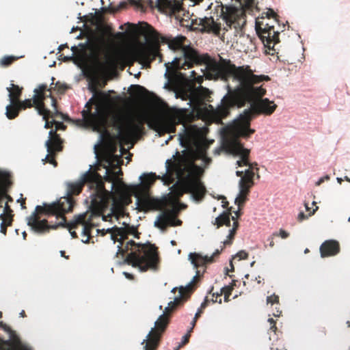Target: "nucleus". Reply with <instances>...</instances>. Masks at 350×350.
Masks as SVG:
<instances>
[{"label": "nucleus", "mask_w": 350, "mask_h": 350, "mask_svg": "<svg viewBox=\"0 0 350 350\" xmlns=\"http://www.w3.org/2000/svg\"><path fill=\"white\" fill-rule=\"evenodd\" d=\"M213 71L217 77L224 81L232 79L238 83L234 89L227 85L228 94L221 100V105L215 110V115L219 120L226 118L233 107H242L247 103H251V107L244 111L243 114L234 122L233 132L237 136L248 138L255 132L250 128L251 120L256 116L271 115L277 108V105L268 98H262L267 90L260 84L262 81H269L267 75H256L249 66H236L234 64H217Z\"/></svg>", "instance_id": "nucleus-1"}, {"label": "nucleus", "mask_w": 350, "mask_h": 350, "mask_svg": "<svg viewBox=\"0 0 350 350\" xmlns=\"http://www.w3.org/2000/svg\"><path fill=\"white\" fill-rule=\"evenodd\" d=\"M105 180L112 182L111 189L113 191H109L105 188L103 178L98 173L88 171L80 180L68 184L66 196L62 197L51 204L44 203L42 206H36L35 211L27 218V225L35 233L41 234L48 232L52 227L48 225L46 219H40V215H55L62 219L61 224H63L66 221L65 214L72 211L75 204L72 196L79 195L85 184L92 190V202L98 206L97 209L100 210L110 206L113 213H120L124 206L132 202L130 189L122 179L107 176Z\"/></svg>", "instance_id": "nucleus-2"}, {"label": "nucleus", "mask_w": 350, "mask_h": 350, "mask_svg": "<svg viewBox=\"0 0 350 350\" xmlns=\"http://www.w3.org/2000/svg\"><path fill=\"white\" fill-rule=\"evenodd\" d=\"M139 32L144 36L148 44L143 45L134 52L135 58L144 66L150 67V64L157 57L161 62V55L159 51V42L167 43L170 49L174 51H180V56L176 57L172 62L165 63L166 71L165 77L167 79V86L170 83L176 81L178 75V70L189 69L194 65H200L206 60V57H203L189 44L185 42L187 38L180 36L176 38H167L161 36L152 26L146 22L140 23Z\"/></svg>", "instance_id": "nucleus-3"}, {"label": "nucleus", "mask_w": 350, "mask_h": 350, "mask_svg": "<svg viewBox=\"0 0 350 350\" xmlns=\"http://www.w3.org/2000/svg\"><path fill=\"white\" fill-rule=\"evenodd\" d=\"M174 161L167 159L165 162L166 173L162 176H157L154 173L144 175L142 184L146 187L152 185L157 179H161L165 184L170 185L174 181L175 173L179 178L181 191L179 195L184 193H191L196 201L202 200L206 192V187L201 181L204 169L196 164V161L201 159L204 163V167L208 166L212 161L210 157H204L201 151H194L191 149L184 150L180 155L178 152L173 156Z\"/></svg>", "instance_id": "nucleus-4"}, {"label": "nucleus", "mask_w": 350, "mask_h": 350, "mask_svg": "<svg viewBox=\"0 0 350 350\" xmlns=\"http://www.w3.org/2000/svg\"><path fill=\"white\" fill-rule=\"evenodd\" d=\"M86 110L82 111L83 120L94 126L98 131H105L109 125L117 126L120 129V135L123 141H129L142 129L143 125L148 121V116L138 114L135 120H129L125 125L122 124V118L118 115H113L105 106L97 105L95 111L92 112L90 103L85 105Z\"/></svg>", "instance_id": "nucleus-5"}, {"label": "nucleus", "mask_w": 350, "mask_h": 350, "mask_svg": "<svg viewBox=\"0 0 350 350\" xmlns=\"http://www.w3.org/2000/svg\"><path fill=\"white\" fill-rule=\"evenodd\" d=\"M131 250L126 256L125 261L127 264L131 265L133 267H138L142 272L148 270L157 271L159 268L160 259L158 248L154 244L149 242L146 243H136L131 240L126 242L124 249L118 245L119 253L122 254Z\"/></svg>", "instance_id": "nucleus-6"}, {"label": "nucleus", "mask_w": 350, "mask_h": 350, "mask_svg": "<svg viewBox=\"0 0 350 350\" xmlns=\"http://www.w3.org/2000/svg\"><path fill=\"white\" fill-rule=\"evenodd\" d=\"M187 120L186 110H177L166 118L158 121L157 125L161 131L167 133H175L177 124H183V132L179 134L180 145L185 148V150L191 149L194 151H201L203 152L204 157H208L206 151L200 147L198 129L195 125L186 126Z\"/></svg>", "instance_id": "nucleus-7"}, {"label": "nucleus", "mask_w": 350, "mask_h": 350, "mask_svg": "<svg viewBox=\"0 0 350 350\" xmlns=\"http://www.w3.org/2000/svg\"><path fill=\"white\" fill-rule=\"evenodd\" d=\"M185 297V288L181 286L178 288V295L174 298V301L168 304L167 307L165 308L163 314L159 316L156 321L154 327L151 329L146 338L142 341V345L145 344L144 350L157 349L162 336L169 324L171 312H172L178 306L183 304Z\"/></svg>", "instance_id": "nucleus-8"}, {"label": "nucleus", "mask_w": 350, "mask_h": 350, "mask_svg": "<svg viewBox=\"0 0 350 350\" xmlns=\"http://www.w3.org/2000/svg\"><path fill=\"white\" fill-rule=\"evenodd\" d=\"M103 217V219L106 221L107 217L102 215V212L100 210L97 209V208H94L91 210L90 213L87 212L83 214L79 215L75 217L73 221H72L69 224H66V221L61 224L62 222V219L57 224V225H50V226L53 227L51 229H55L58 226L68 227L69 232L72 237V238H77V234L75 231H72V229L77 228L79 226L82 227V236L85 237V239H82V241L87 243H89L92 238V230L96 226L94 224V219L95 218H99L100 217ZM49 226V224H48ZM51 228L49 230V231Z\"/></svg>", "instance_id": "nucleus-9"}, {"label": "nucleus", "mask_w": 350, "mask_h": 350, "mask_svg": "<svg viewBox=\"0 0 350 350\" xmlns=\"http://www.w3.org/2000/svg\"><path fill=\"white\" fill-rule=\"evenodd\" d=\"M235 234V232H232L230 230L227 239L222 242L223 245L220 247V249H217L210 256H203L201 254L197 252H191L189 254V260L191 261V264L193 265L194 268L197 269V271L196 275L193 278L192 281L185 288H184L185 295H186V293L193 291L195 284L197 282L198 278L201 276L200 270L198 269H203L202 273V275L206 271V265L214 262L215 261V258L219 257L224 247L226 245H230L232 243Z\"/></svg>", "instance_id": "nucleus-10"}, {"label": "nucleus", "mask_w": 350, "mask_h": 350, "mask_svg": "<svg viewBox=\"0 0 350 350\" xmlns=\"http://www.w3.org/2000/svg\"><path fill=\"white\" fill-rule=\"evenodd\" d=\"M256 31L264 46L269 50L275 51L274 46L280 42L279 32L275 31L274 26L262 21L256 22Z\"/></svg>", "instance_id": "nucleus-11"}, {"label": "nucleus", "mask_w": 350, "mask_h": 350, "mask_svg": "<svg viewBox=\"0 0 350 350\" xmlns=\"http://www.w3.org/2000/svg\"><path fill=\"white\" fill-rule=\"evenodd\" d=\"M235 137L230 140L227 143L229 151L235 155H239L241 159L237 161L239 167L246 166L249 165L250 150L245 148L243 145L239 141L237 136L234 134Z\"/></svg>", "instance_id": "nucleus-12"}, {"label": "nucleus", "mask_w": 350, "mask_h": 350, "mask_svg": "<svg viewBox=\"0 0 350 350\" xmlns=\"http://www.w3.org/2000/svg\"><path fill=\"white\" fill-rule=\"evenodd\" d=\"M149 4L150 7L156 6L159 11L169 14H180L184 11L183 2L180 0H156L155 3L150 0Z\"/></svg>", "instance_id": "nucleus-13"}, {"label": "nucleus", "mask_w": 350, "mask_h": 350, "mask_svg": "<svg viewBox=\"0 0 350 350\" xmlns=\"http://www.w3.org/2000/svg\"><path fill=\"white\" fill-rule=\"evenodd\" d=\"M4 332L9 335V339L4 340V350H31L22 342L16 332L5 323H4Z\"/></svg>", "instance_id": "nucleus-14"}, {"label": "nucleus", "mask_w": 350, "mask_h": 350, "mask_svg": "<svg viewBox=\"0 0 350 350\" xmlns=\"http://www.w3.org/2000/svg\"><path fill=\"white\" fill-rule=\"evenodd\" d=\"M90 51V58L96 64H100V57L105 49V41L103 38L95 37L92 38L88 44Z\"/></svg>", "instance_id": "nucleus-15"}, {"label": "nucleus", "mask_w": 350, "mask_h": 350, "mask_svg": "<svg viewBox=\"0 0 350 350\" xmlns=\"http://www.w3.org/2000/svg\"><path fill=\"white\" fill-rule=\"evenodd\" d=\"M137 204L140 208L145 212L161 211L163 208L164 206L161 200L152 198L146 193L137 197Z\"/></svg>", "instance_id": "nucleus-16"}, {"label": "nucleus", "mask_w": 350, "mask_h": 350, "mask_svg": "<svg viewBox=\"0 0 350 350\" xmlns=\"http://www.w3.org/2000/svg\"><path fill=\"white\" fill-rule=\"evenodd\" d=\"M47 92H51V89L48 88L46 84H41L38 88L34 90V107L38 114H44V111L49 110L44 103Z\"/></svg>", "instance_id": "nucleus-17"}, {"label": "nucleus", "mask_w": 350, "mask_h": 350, "mask_svg": "<svg viewBox=\"0 0 350 350\" xmlns=\"http://www.w3.org/2000/svg\"><path fill=\"white\" fill-rule=\"evenodd\" d=\"M57 105V101L53 98L52 106L53 107V111L48 110L44 111V114H40L45 121V129H52L53 126L55 125L56 120L54 119L55 118L60 117L63 120L68 119V116L58 111Z\"/></svg>", "instance_id": "nucleus-18"}, {"label": "nucleus", "mask_w": 350, "mask_h": 350, "mask_svg": "<svg viewBox=\"0 0 350 350\" xmlns=\"http://www.w3.org/2000/svg\"><path fill=\"white\" fill-rule=\"evenodd\" d=\"M57 139H55V144L52 142L51 139H48L46 142V147L47 149L48 154L45 157L43 161L46 163L53 164L54 166H57V163L55 159L56 153L60 152L63 149V145L59 144Z\"/></svg>", "instance_id": "nucleus-19"}, {"label": "nucleus", "mask_w": 350, "mask_h": 350, "mask_svg": "<svg viewBox=\"0 0 350 350\" xmlns=\"http://www.w3.org/2000/svg\"><path fill=\"white\" fill-rule=\"evenodd\" d=\"M199 25L202 26V29L208 33H213L219 35L221 30L219 23H216L213 17H204L200 18Z\"/></svg>", "instance_id": "nucleus-20"}, {"label": "nucleus", "mask_w": 350, "mask_h": 350, "mask_svg": "<svg viewBox=\"0 0 350 350\" xmlns=\"http://www.w3.org/2000/svg\"><path fill=\"white\" fill-rule=\"evenodd\" d=\"M81 49H78L77 46H72L71 48L73 54L75 55V59L79 64H86L89 60V57L86 51V46L85 44H80Z\"/></svg>", "instance_id": "nucleus-21"}, {"label": "nucleus", "mask_w": 350, "mask_h": 350, "mask_svg": "<svg viewBox=\"0 0 350 350\" xmlns=\"http://www.w3.org/2000/svg\"><path fill=\"white\" fill-rule=\"evenodd\" d=\"M170 217L171 213L169 211H165L159 214L154 221V226L162 230H165L167 227L170 226V220H172Z\"/></svg>", "instance_id": "nucleus-22"}, {"label": "nucleus", "mask_w": 350, "mask_h": 350, "mask_svg": "<svg viewBox=\"0 0 350 350\" xmlns=\"http://www.w3.org/2000/svg\"><path fill=\"white\" fill-rule=\"evenodd\" d=\"M230 210L224 211L218 217H217L215 221L213 222V225L217 226V228H220L222 226H230Z\"/></svg>", "instance_id": "nucleus-23"}, {"label": "nucleus", "mask_w": 350, "mask_h": 350, "mask_svg": "<svg viewBox=\"0 0 350 350\" xmlns=\"http://www.w3.org/2000/svg\"><path fill=\"white\" fill-rule=\"evenodd\" d=\"M66 129V126L63 122L56 121V123H55V129L54 130L51 129L49 131V139H51L52 142L53 144H55V142H54L55 139H57L58 140L57 142L59 143V144L62 145L63 140L61 139L59 135L57 133V131H59V130L65 131Z\"/></svg>", "instance_id": "nucleus-24"}, {"label": "nucleus", "mask_w": 350, "mask_h": 350, "mask_svg": "<svg viewBox=\"0 0 350 350\" xmlns=\"http://www.w3.org/2000/svg\"><path fill=\"white\" fill-rule=\"evenodd\" d=\"M10 104L7 105V107H6L5 115L8 119L12 120L18 116L21 109L18 105V102H16V101H13V102L10 101Z\"/></svg>", "instance_id": "nucleus-25"}, {"label": "nucleus", "mask_w": 350, "mask_h": 350, "mask_svg": "<svg viewBox=\"0 0 350 350\" xmlns=\"http://www.w3.org/2000/svg\"><path fill=\"white\" fill-rule=\"evenodd\" d=\"M7 90L9 92L10 101L18 102L22 94L23 88H20L17 85L11 83L10 87L7 88Z\"/></svg>", "instance_id": "nucleus-26"}, {"label": "nucleus", "mask_w": 350, "mask_h": 350, "mask_svg": "<svg viewBox=\"0 0 350 350\" xmlns=\"http://www.w3.org/2000/svg\"><path fill=\"white\" fill-rule=\"evenodd\" d=\"M254 180H248L244 178H241L239 183V191L242 195L249 194L251 187L254 185Z\"/></svg>", "instance_id": "nucleus-27"}, {"label": "nucleus", "mask_w": 350, "mask_h": 350, "mask_svg": "<svg viewBox=\"0 0 350 350\" xmlns=\"http://www.w3.org/2000/svg\"><path fill=\"white\" fill-rule=\"evenodd\" d=\"M18 59V57L14 55H5L0 59V66L6 68L12 65Z\"/></svg>", "instance_id": "nucleus-28"}, {"label": "nucleus", "mask_w": 350, "mask_h": 350, "mask_svg": "<svg viewBox=\"0 0 350 350\" xmlns=\"http://www.w3.org/2000/svg\"><path fill=\"white\" fill-rule=\"evenodd\" d=\"M52 83L51 85V91L55 90L57 91V92L59 94H64L66 90H67L68 87L65 84H62L60 82H57L55 84H54L53 81L55 80L54 77H52Z\"/></svg>", "instance_id": "nucleus-29"}, {"label": "nucleus", "mask_w": 350, "mask_h": 350, "mask_svg": "<svg viewBox=\"0 0 350 350\" xmlns=\"http://www.w3.org/2000/svg\"><path fill=\"white\" fill-rule=\"evenodd\" d=\"M340 251L339 243L333 239H329V256L338 254Z\"/></svg>", "instance_id": "nucleus-30"}, {"label": "nucleus", "mask_w": 350, "mask_h": 350, "mask_svg": "<svg viewBox=\"0 0 350 350\" xmlns=\"http://www.w3.org/2000/svg\"><path fill=\"white\" fill-rule=\"evenodd\" d=\"M18 105L21 110L26 109L27 108H31L34 107V99H25V100H18Z\"/></svg>", "instance_id": "nucleus-31"}, {"label": "nucleus", "mask_w": 350, "mask_h": 350, "mask_svg": "<svg viewBox=\"0 0 350 350\" xmlns=\"http://www.w3.org/2000/svg\"><path fill=\"white\" fill-rule=\"evenodd\" d=\"M232 291V286H225L220 289L219 295H224V301L228 302L230 301V296Z\"/></svg>", "instance_id": "nucleus-32"}, {"label": "nucleus", "mask_w": 350, "mask_h": 350, "mask_svg": "<svg viewBox=\"0 0 350 350\" xmlns=\"http://www.w3.org/2000/svg\"><path fill=\"white\" fill-rule=\"evenodd\" d=\"M305 206H306V210L310 212L308 215H305L304 213H303V212H300L298 214L297 220L300 222L304 219H308L309 216H311L312 215H313L318 208V206H316V208L314 209H313L312 211H310V208L308 207V203H305Z\"/></svg>", "instance_id": "nucleus-33"}, {"label": "nucleus", "mask_w": 350, "mask_h": 350, "mask_svg": "<svg viewBox=\"0 0 350 350\" xmlns=\"http://www.w3.org/2000/svg\"><path fill=\"white\" fill-rule=\"evenodd\" d=\"M189 97L191 102H196L197 103H200L202 100V96L200 95V90L198 89H194L189 94Z\"/></svg>", "instance_id": "nucleus-34"}, {"label": "nucleus", "mask_w": 350, "mask_h": 350, "mask_svg": "<svg viewBox=\"0 0 350 350\" xmlns=\"http://www.w3.org/2000/svg\"><path fill=\"white\" fill-rule=\"evenodd\" d=\"M112 228H108L106 231H105V230H102V235H105L107 232H111V238L112 239H114V236L116 235H119L120 236V241L122 242V241L124 240V235L122 234V230L120 228H116L115 231L117 232L118 233H116V232H112Z\"/></svg>", "instance_id": "nucleus-35"}, {"label": "nucleus", "mask_w": 350, "mask_h": 350, "mask_svg": "<svg viewBox=\"0 0 350 350\" xmlns=\"http://www.w3.org/2000/svg\"><path fill=\"white\" fill-rule=\"evenodd\" d=\"M320 253L322 258L328 256V240H325L320 247Z\"/></svg>", "instance_id": "nucleus-36"}, {"label": "nucleus", "mask_w": 350, "mask_h": 350, "mask_svg": "<svg viewBox=\"0 0 350 350\" xmlns=\"http://www.w3.org/2000/svg\"><path fill=\"white\" fill-rule=\"evenodd\" d=\"M255 174H256V172H254L252 169L249 167V169L245 171L244 175L241 177V178H244L248 180H254Z\"/></svg>", "instance_id": "nucleus-37"}, {"label": "nucleus", "mask_w": 350, "mask_h": 350, "mask_svg": "<svg viewBox=\"0 0 350 350\" xmlns=\"http://www.w3.org/2000/svg\"><path fill=\"white\" fill-rule=\"evenodd\" d=\"M5 178V174L0 170V207H2L1 202L2 199L3 198V193L2 191V185Z\"/></svg>", "instance_id": "nucleus-38"}, {"label": "nucleus", "mask_w": 350, "mask_h": 350, "mask_svg": "<svg viewBox=\"0 0 350 350\" xmlns=\"http://www.w3.org/2000/svg\"><path fill=\"white\" fill-rule=\"evenodd\" d=\"M248 194L242 195V193L239 191L238 197L235 199V203L240 207L242 206L247 200V196Z\"/></svg>", "instance_id": "nucleus-39"}, {"label": "nucleus", "mask_w": 350, "mask_h": 350, "mask_svg": "<svg viewBox=\"0 0 350 350\" xmlns=\"http://www.w3.org/2000/svg\"><path fill=\"white\" fill-rule=\"evenodd\" d=\"M273 235L275 236L276 237H280L282 239H284L288 238L289 237L290 234L287 231L281 228V229H280L279 232H274L273 233Z\"/></svg>", "instance_id": "nucleus-40"}, {"label": "nucleus", "mask_w": 350, "mask_h": 350, "mask_svg": "<svg viewBox=\"0 0 350 350\" xmlns=\"http://www.w3.org/2000/svg\"><path fill=\"white\" fill-rule=\"evenodd\" d=\"M190 336H191V332H189H189H188V333H187V334H186L183 337L182 342L178 345V346L176 349L177 350H179L181 347H183L184 345H185L186 344H187V343L189 342Z\"/></svg>", "instance_id": "nucleus-41"}, {"label": "nucleus", "mask_w": 350, "mask_h": 350, "mask_svg": "<svg viewBox=\"0 0 350 350\" xmlns=\"http://www.w3.org/2000/svg\"><path fill=\"white\" fill-rule=\"evenodd\" d=\"M267 302L271 305L274 304H279V297L275 294L268 296L267 297Z\"/></svg>", "instance_id": "nucleus-42"}, {"label": "nucleus", "mask_w": 350, "mask_h": 350, "mask_svg": "<svg viewBox=\"0 0 350 350\" xmlns=\"http://www.w3.org/2000/svg\"><path fill=\"white\" fill-rule=\"evenodd\" d=\"M10 226H11L10 219H9L8 224H6L5 221L3 219V221H1V230H0L2 234H3L4 235H5L7 233V228Z\"/></svg>", "instance_id": "nucleus-43"}, {"label": "nucleus", "mask_w": 350, "mask_h": 350, "mask_svg": "<svg viewBox=\"0 0 350 350\" xmlns=\"http://www.w3.org/2000/svg\"><path fill=\"white\" fill-rule=\"evenodd\" d=\"M170 219H172V220H170V226H180L182 224V221L178 219H176L172 214H171Z\"/></svg>", "instance_id": "nucleus-44"}, {"label": "nucleus", "mask_w": 350, "mask_h": 350, "mask_svg": "<svg viewBox=\"0 0 350 350\" xmlns=\"http://www.w3.org/2000/svg\"><path fill=\"white\" fill-rule=\"evenodd\" d=\"M247 166H248L250 169H252L253 170H255V171L256 172L257 178H260V175L258 173L259 168L258 167V163L256 162L250 163L249 161V165H247Z\"/></svg>", "instance_id": "nucleus-45"}, {"label": "nucleus", "mask_w": 350, "mask_h": 350, "mask_svg": "<svg viewBox=\"0 0 350 350\" xmlns=\"http://www.w3.org/2000/svg\"><path fill=\"white\" fill-rule=\"evenodd\" d=\"M267 19L273 18L277 20L278 14L271 9H269L266 13Z\"/></svg>", "instance_id": "nucleus-46"}, {"label": "nucleus", "mask_w": 350, "mask_h": 350, "mask_svg": "<svg viewBox=\"0 0 350 350\" xmlns=\"http://www.w3.org/2000/svg\"><path fill=\"white\" fill-rule=\"evenodd\" d=\"M221 295H219V293H213L212 295V297H213L212 301L213 303L217 302L219 304H221Z\"/></svg>", "instance_id": "nucleus-47"}, {"label": "nucleus", "mask_w": 350, "mask_h": 350, "mask_svg": "<svg viewBox=\"0 0 350 350\" xmlns=\"http://www.w3.org/2000/svg\"><path fill=\"white\" fill-rule=\"evenodd\" d=\"M3 214L13 217L12 210L7 203L5 204V206L4 207V213Z\"/></svg>", "instance_id": "nucleus-48"}, {"label": "nucleus", "mask_w": 350, "mask_h": 350, "mask_svg": "<svg viewBox=\"0 0 350 350\" xmlns=\"http://www.w3.org/2000/svg\"><path fill=\"white\" fill-rule=\"evenodd\" d=\"M237 256L239 258L240 260H245L247 258L248 254L246 252L242 250L239 252Z\"/></svg>", "instance_id": "nucleus-49"}, {"label": "nucleus", "mask_w": 350, "mask_h": 350, "mask_svg": "<svg viewBox=\"0 0 350 350\" xmlns=\"http://www.w3.org/2000/svg\"><path fill=\"white\" fill-rule=\"evenodd\" d=\"M232 219L234 221V222H233V225H232V228L230 229V230H232V232H237V230H238V228L239 226V222L235 219V217L234 216H232Z\"/></svg>", "instance_id": "nucleus-50"}, {"label": "nucleus", "mask_w": 350, "mask_h": 350, "mask_svg": "<svg viewBox=\"0 0 350 350\" xmlns=\"http://www.w3.org/2000/svg\"><path fill=\"white\" fill-rule=\"evenodd\" d=\"M0 219H1L2 221H3V219L5 221L6 224H8L9 219L11 221V224H12L13 219L12 217H10L9 215L7 216L5 214H1L0 215Z\"/></svg>", "instance_id": "nucleus-51"}, {"label": "nucleus", "mask_w": 350, "mask_h": 350, "mask_svg": "<svg viewBox=\"0 0 350 350\" xmlns=\"http://www.w3.org/2000/svg\"><path fill=\"white\" fill-rule=\"evenodd\" d=\"M276 237L275 236H273V234L269 237H268L267 239V242L269 243V245L270 247H274L275 245V243H274V238Z\"/></svg>", "instance_id": "nucleus-52"}, {"label": "nucleus", "mask_w": 350, "mask_h": 350, "mask_svg": "<svg viewBox=\"0 0 350 350\" xmlns=\"http://www.w3.org/2000/svg\"><path fill=\"white\" fill-rule=\"evenodd\" d=\"M325 180H328V175H325V176L321 178L317 183H316V185L319 186L322 183H323Z\"/></svg>", "instance_id": "nucleus-53"}, {"label": "nucleus", "mask_w": 350, "mask_h": 350, "mask_svg": "<svg viewBox=\"0 0 350 350\" xmlns=\"http://www.w3.org/2000/svg\"><path fill=\"white\" fill-rule=\"evenodd\" d=\"M68 44H61V45H59V47H58V51H59V52H61V51H62L64 49L68 48Z\"/></svg>", "instance_id": "nucleus-54"}, {"label": "nucleus", "mask_w": 350, "mask_h": 350, "mask_svg": "<svg viewBox=\"0 0 350 350\" xmlns=\"http://www.w3.org/2000/svg\"><path fill=\"white\" fill-rule=\"evenodd\" d=\"M202 313V309H199L198 310V312L196 313L194 319H198L200 317Z\"/></svg>", "instance_id": "nucleus-55"}, {"label": "nucleus", "mask_w": 350, "mask_h": 350, "mask_svg": "<svg viewBox=\"0 0 350 350\" xmlns=\"http://www.w3.org/2000/svg\"><path fill=\"white\" fill-rule=\"evenodd\" d=\"M275 309H276V311H275V312H273V314L275 317H280V314H282V311L280 310L278 308H275Z\"/></svg>", "instance_id": "nucleus-56"}, {"label": "nucleus", "mask_w": 350, "mask_h": 350, "mask_svg": "<svg viewBox=\"0 0 350 350\" xmlns=\"http://www.w3.org/2000/svg\"><path fill=\"white\" fill-rule=\"evenodd\" d=\"M124 275L128 279H130V280L133 279V275L132 274L129 273L124 272Z\"/></svg>", "instance_id": "nucleus-57"}, {"label": "nucleus", "mask_w": 350, "mask_h": 350, "mask_svg": "<svg viewBox=\"0 0 350 350\" xmlns=\"http://www.w3.org/2000/svg\"><path fill=\"white\" fill-rule=\"evenodd\" d=\"M121 59L123 62H127L130 59V57L127 55H124L121 57Z\"/></svg>", "instance_id": "nucleus-58"}, {"label": "nucleus", "mask_w": 350, "mask_h": 350, "mask_svg": "<svg viewBox=\"0 0 350 350\" xmlns=\"http://www.w3.org/2000/svg\"><path fill=\"white\" fill-rule=\"evenodd\" d=\"M21 208L23 209H25L26 208V206H25V199H22L21 200Z\"/></svg>", "instance_id": "nucleus-59"}, {"label": "nucleus", "mask_w": 350, "mask_h": 350, "mask_svg": "<svg viewBox=\"0 0 350 350\" xmlns=\"http://www.w3.org/2000/svg\"><path fill=\"white\" fill-rule=\"evenodd\" d=\"M198 319H193V320L191 322V325L192 327H191V329L189 330V332H191L192 330H193V328L194 327V326L196 325V321H197Z\"/></svg>", "instance_id": "nucleus-60"}, {"label": "nucleus", "mask_w": 350, "mask_h": 350, "mask_svg": "<svg viewBox=\"0 0 350 350\" xmlns=\"http://www.w3.org/2000/svg\"><path fill=\"white\" fill-rule=\"evenodd\" d=\"M270 329L273 331V332H275L277 330V327L275 325V323H273V325H271Z\"/></svg>", "instance_id": "nucleus-61"}, {"label": "nucleus", "mask_w": 350, "mask_h": 350, "mask_svg": "<svg viewBox=\"0 0 350 350\" xmlns=\"http://www.w3.org/2000/svg\"><path fill=\"white\" fill-rule=\"evenodd\" d=\"M234 213H235V215H236V217H234L237 220V218L241 216V211L239 209V211H236Z\"/></svg>", "instance_id": "nucleus-62"}, {"label": "nucleus", "mask_w": 350, "mask_h": 350, "mask_svg": "<svg viewBox=\"0 0 350 350\" xmlns=\"http://www.w3.org/2000/svg\"><path fill=\"white\" fill-rule=\"evenodd\" d=\"M237 280H232V282L229 285V286H232V290L234 289V287L237 286Z\"/></svg>", "instance_id": "nucleus-63"}, {"label": "nucleus", "mask_w": 350, "mask_h": 350, "mask_svg": "<svg viewBox=\"0 0 350 350\" xmlns=\"http://www.w3.org/2000/svg\"><path fill=\"white\" fill-rule=\"evenodd\" d=\"M236 175L239 177H242L243 176V171H237L236 172Z\"/></svg>", "instance_id": "nucleus-64"}]
</instances>
